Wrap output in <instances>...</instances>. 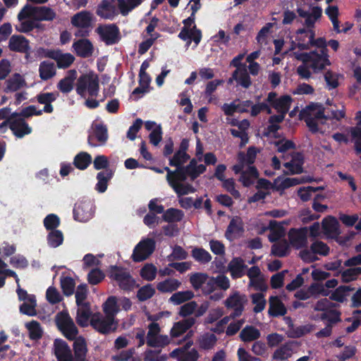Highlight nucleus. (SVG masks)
<instances>
[{
  "label": "nucleus",
  "mask_w": 361,
  "mask_h": 361,
  "mask_svg": "<svg viewBox=\"0 0 361 361\" xmlns=\"http://www.w3.org/2000/svg\"><path fill=\"white\" fill-rule=\"evenodd\" d=\"M99 82L98 76L93 74H82L77 80L76 92L82 98H85L88 94L89 98L85 100V105L90 109H94L99 105V102L93 99L99 94Z\"/></svg>",
  "instance_id": "obj_1"
},
{
  "label": "nucleus",
  "mask_w": 361,
  "mask_h": 361,
  "mask_svg": "<svg viewBox=\"0 0 361 361\" xmlns=\"http://www.w3.org/2000/svg\"><path fill=\"white\" fill-rule=\"evenodd\" d=\"M109 278L115 281L119 288L124 291H130L135 287H138L135 280L131 276L130 271L123 267L111 265L108 269Z\"/></svg>",
  "instance_id": "obj_2"
},
{
  "label": "nucleus",
  "mask_w": 361,
  "mask_h": 361,
  "mask_svg": "<svg viewBox=\"0 0 361 361\" xmlns=\"http://www.w3.org/2000/svg\"><path fill=\"white\" fill-rule=\"evenodd\" d=\"M296 34L303 35L308 37V40L306 42L305 39H299L298 49L300 50H307L311 47H316L319 49L318 51L329 52L327 49V42L324 37H319L315 39V32L313 30H306L305 28H300L296 31Z\"/></svg>",
  "instance_id": "obj_3"
},
{
  "label": "nucleus",
  "mask_w": 361,
  "mask_h": 361,
  "mask_svg": "<svg viewBox=\"0 0 361 361\" xmlns=\"http://www.w3.org/2000/svg\"><path fill=\"white\" fill-rule=\"evenodd\" d=\"M8 123L11 130L17 137L21 138L32 132V128L24 118L12 117L11 115L8 119L0 124V133H4L6 130Z\"/></svg>",
  "instance_id": "obj_4"
},
{
  "label": "nucleus",
  "mask_w": 361,
  "mask_h": 361,
  "mask_svg": "<svg viewBox=\"0 0 361 361\" xmlns=\"http://www.w3.org/2000/svg\"><path fill=\"white\" fill-rule=\"evenodd\" d=\"M56 324L67 339L75 341L78 331L68 313L64 312L59 313L56 315Z\"/></svg>",
  "instance_id": "obj_5"
},
{
  "label": "nucleus",
  "mask_w": 361,
  "mask_h": 361,
  "mask_svg": "<svg viewBox=\"0 0 361 361\" xmlns=\"http://www.w3.org/2000/svg\"><path fill=\"white\" fill-rule=\"evenodd\" d=\"M156 242L153 238L140 240L133 250L132 259L135 262H140L148 258L154 251Z\"/></svg>",
  "instance_id": "obj_6"
},
{
  "label": "nucleus",
  "mask_w": 361,
  "mask_h": 361,
  "mask_svg": "<svg viewBox=\"0 0 361 361\" xmlns=\"http://www.w3.org/2000/svg\"><path fill=\"white\" fill-rule=\"evenodd\" d=\"M96 32L106 45L117 44L121 39L120 30L116 24L99 26Z\"/></svg>",
  "instance_id": "obj_7"
},
{
  "label": "nucleus",
  "mask_w": 361,
  "mask_h": 361,
  "mask_svg": "<svg viewBox=\"0 0 361 361\" xmlns=\"http://www.w3.org/2000/svg\"><path fill=\"white\" fill-rule=\"evenodd\" d=\"M247 300L245 295H241L238 292L230 295L224 301V305L228 309H233V312L230 315L231 318L240 317L244 311L245 305Z\"/></svg>",
  "instance_id": "obj_8"
},
{
  "label": "nucleus",
  "mask_w": 361,
  "mask_h": 361,
  "mask_svg": "<svg viewBox=\"0 0 361 361\" xmlns=\"http://www.w3.org/2000/svg\"><path fill=\"white\" fill-rule=\"evenodd\" d=\"M277 94L275 92H270L266 99L268 102L277 113L286 114L291 106L293 99L290 95H282L276 98Z\"/></svg>",
  "instance_id": "obj_9"
},
{
  "label": "nucleus",
  "mask_w": 361,
  "mask_h": 361,
  "mask_svg": "<svg viewBox=\"0 0 361 361\" xmlns=\"http://www.w3.org/2000/svg\"><path fill=\"white\" fill-rule=\"evenodd\" d=\"M94 214L93 204L90 200H80L75 204L73 218L80 222H86L92 218Z\"/></svg>",
  "instance_id": "obj_10"
},
{
  "label": "nucleus",
  "mask_w": 361,
  "mask_h": 361,
  "mask_svg": "<svg viewBox=\"0 0 361 361\" xmlns=\"http://www.w3.org/2000/svg\"><path fill=\"white\" fill-rule=\"evenodd\" d=\"M307 227L290 228L288 232L290 243L295 249L306 247L307 245Z\"/></svg>",
  "instance_id": "obj_11"
},
{
  "label": "nucleus",
  "mask_w": 361,
  "mask_h": 361,
  "mask_svg": "<svg viewBox=\"0 0 361 361\" xmlns=\"http://www.w3.org/2000/svg\"><path fill=\"white\" fill-rule=\"evenodd\" d=\"M115 324V319L107 316H94L91 320V325L98 332L102 334H109L114 331L116 327Z\"/></svg>",
  "instance_id": "obj_12"
},
{
  "label": "nucleus",
  "mask_w": 361,
  "mask_h": 361,
  "mask_svg": "<svg viewBox=\"0 0 361 361\" xmlns=\"http://www.w3.org/2000/svg\"><path fill=\"white\" fill-rule=\"evenodd\" d=\"M310 63V68L314 73H319L324 70L326 66H329L331 64L329 60V53L318 51L317 50L312 51Z\"/></svg>",
  "instance_id": "obj_13"
},
{
  "label": "nucleus",
  "mask_w": 361,
  "mask_h": 361,
  "mask_svg": "<svg viewBox=\"0 0 361 361\" xmlns=\"http://www.w3.org/2000/svg\"><path fill=\"white\" fill-rule=\"evenodd\" d=\"M244 232V224L239 216H234L231 219L225 232V237L227 240L233 241L240 238Z\"/></svg>",
  "instance_id": "obj_14"
},
{
  "label": "nucleus",
  "mask_w": 361,
  "mask_h": 361,
  "mask_svg": "<svg viewBox=\"0 0 361 361\" xmlns=\"http://www.w3.org/2000/svg\"><path fill=\"white\" fill-rule=\"evenodd\" d=\"M54 355L57 361H73L72 351L68 343L62 339H56L54 343Z\"/></svg>",
  "instance_id": "obj_15"
},
{
  "label": "nucleus",
  "mask_w": 361,
  "mask_h": 361,
  "mask_svg": "<svg viewBox=\"0 0 361 361\" xmlns=\"http://www.w3.org/2000/svg\"><path fill=\"white\" fill-rule=\"evenodd\" d=\"M8 48L14 52H26L30 50V41L21 35H13L9 38Z\"/></svg>",
  "instance_id": "obj_16"
},
{
  "label": "nucleus",
  "mask_w": 361,
  "mask_h": 361,
  "mask_svg": "<svg viewBox=\"0 0 361 361\" xmlns=\"http://www.w3.org/2000/svg\"><path fill=\"white\" fill-rule=\"evenodd\" d=\"M287 313V309L277 295H271L269 298L268 314L271 317L284 316Z\"/></svg>",
  "instance_id": "obj_17"
},
{
  "label": "nucleus",
  "mask_w": 361,
  "mask_h": 361,
  "mask_svg": "<svg viewBox=\"0 0 361 361\" xmlns=\"http://www.w3.org/2000/svg\"><path fill=\"white\" fill-rule=\"evenodd\" d=\"M73 48L78 56L88 58L93 53V45L88 39H80L73 44Z\"/></svg>",
  "instance_id": "obj_18"
},
{
  "label": "nucleus",
  "mask_w": 361,
  "mask_h": 361,
  "mask_svg": "<svg viewBox=\"0 0 361 361\" xmlns=\"http://www.w3.org/2000/svg\"><path fill=\"white\" fill-rule=\"evenodd\" d=\"M73 361H87V346L82 336L77 337L73 345Z\"/></svg>",
  "instance_id": "obj_19"
},
{
  "label": "nucleus",
  "mask_w": 361,
  "mask_h": 361,
  "mask_svg": "<svg viewBox=\"0 0 361 361\" xmlns=\"http://www.w3.org/2000/svg\"><path fill=\"white\" fill-rule=\"evenodd\" d=\"M290 161L283 164L290 174H300L303 172L304 155L301 152H293Z\"/></svg>",
  "instance_id": "obj_20"
},
{
  "label": "nucleus",
  "mask_w": 361,
  "mask_h": 361,
  "mask_svg": "<svg viewBox=\"0 0 361 361\" xmlns=\"http://www.w3.org/2000/svg\"><path fill=\"white\" fill-rule=\"evenodd\" d=\"M6 87L4 91L6 93L14 92L23 87H27V82L24 77L20 73H16L5 81Z\"/></svg>",
  "instance_id": "obj_21"
},
{
  "label": "nucleus",
  "mask_w": 361,
  "mask_h": 361,
  "mask_svg": "<svg viewBox=\"0 0 361 361\" xmlns=\"http://www.w3.org/2000/svg\"><path fill=\"white\" fill-rule=\"evenodd\" d=\"M195 318L188 317L179 322H175L170 331L171 336L172 338H177L181 336L189 329H190L195 324Z\"/></svg>",
  "instance_id": "obj_22"
},
{
  "label": "nucleus",
  "mask_w": 361,
  "mask_h": 361,
  "mask_svg": "<svg viewBox=\"0 0 361 361\" xmlns=\"http://www.w3.org/2000/svg\"><path fill=\"white\" fill-rule=\"evenodd\" d=\"M96 13L104 19L113 20L116 16V6L108 0H102L98 5Z\"/></svg>",
  "instance_id": "obj_23"
},
{
  "label": "nucleus",
  "mask_w": 361,
  "mask_h": 361,
  "mask_svg": "<svg viewBox=\"0 0 361 361\" xmlns=\"http://www.w3.org/2000/svg\"><path fill=\"white\" fill-rule=\"evenodd\" d=\"M247 267L241 257H233L228 265V269L233 279L241 278L245 275Z\"/></svg>",
  "instance_id": "obj_24"
},
{
  "label": "nucleus",
  "mask_w": 361,
  "mask_h": 361,
  "mask_svg": "<svg viewBox=\"0 0 361 361\" xmlns=\"http://www.w3.org/2000/svg\"><path fill=\"white\" fill-rule=\"evenodd\" d=\"M32 12L35 14V20L37 21H51L56 18V12L46 6H34Z\"/></svg>",
  "instance_id": "obj_25"
},
{
  "label": "nucleus",
  "mask_w": 361,
  "mask_h": 361,
  "mask_svg": "<svg viewBox=\"0 0 361 361\" xmlns=\"http://www.w3.org/2000/svg\"><path fill=\"white\" fill-rule=\"evenodd\" d=\"M78 306L76 322L81 327L87 326L92 315L90 304L89 302L81 303Z\"/></svg>",
  "instance_id": "obj_26"
},
{
  "label": "nucleus",
  "mask_w": 361,
  "mask_h": 361,
  "mask_svg": "<svg viewBox=\"0 0 361 361\" xmlns=\"http://www.w3.org/2000/svg\"><path fill=\"white\" fill-rule=\"evenodd\" d=\"M92 14L90 11H82L75 14L71 18V23L74 27L87 28L92 23Z\"/></svg>",
  "instance_id": "obj_27"
},
{
  "label": "nucleus",
  "mask_w": 361,
  "mask_h": 361,
  "mask_svg": "<svg viewBox=\"0 0 361 361\" xmlns=\"http://www.w3.org/2000/svg\"><path fill=\"white\" fill-rule=\"evenodd\" d=\"M114 171L108 169L99 172L97 174V183L95 185V189L100 193L104 192L108 186L109 181L112 178Z\"/></svg>",
  "instance_id": "obj_28"
},
{
  "label": "nucleus",
  "mask_w": 361,
  "mask_h": 361,
  "mask_svg": "<svg viewBox=\"0 0 361 361\" xmlns=\"http://www.w3.org/2000/svg\"><path fill=\"white\" fill-rule=\"evenodd\" d=\"M56 74V70L54 62L43 61L39 66V76L42 80H48Z\"/></svg>",
  "instance_id": "obj_29"
},
{
  "label": "nucleus",
  "mask_w": 361,
  "mask_h": 361,
  "mask_svg": "<svg viewBox=\"0 0 361 361\" xmlns=\"http://www.w3.org/2000/svg\"><path fill=\"white\" fill-rule=\"evenodd\" d=\"M293 342L288 341L276 349L272 355V359L277 361H284L292 356Z\"/></svg>",
  "instance_id": "obj_30"
},
{
  "label": "nucleus",
  "mask_w": 361,
  "mask_h": 361,
  "mask_svg": "<svg viewBox=\"0 0 361 361\" xmlns=\"http://www.w3.org/2000/svg\"><path fill=\"white\" fill-rule=\"evenodd\" d=\"M103 312L105 316L115 319L116 314L120 311L119 305H118V299L116 296H109L104 302Z\"/></svg>",
  "instance_id": "obj_31"
},
{
  "label": "nucleus",
  "mask_w": 361,
  "mask_h": 361,
  "mask_svg": "<svg viewBox=\"0 0 361 361\" xmlns=\"http://www.w3.org/2000/svg\"><path fill=\"white\" fill-rule=\"evenodd\" d=\"M76 78V71L71 70L68 75L61 79L57 84V88L64 94L69 93L73 89L74 80Z\"/></svg>",
  "instance_id": "obj_32"
},
{
  "label": "nucleus",
  "mask_w": 361,
  "mask_h": 361,
  "mask_svg": "<svg viewBox=\"0 0 361 361\" xmlns=\"http://www.w3.org/2000/svg\"><path fill=\"white\" fill-rule=\"evenodd\" d=\"M269 227L270 233L268 238L271 243H276L285 235V230L283 226L275 220L269 221Z\"/></svg>",
  "instance_id": "obj_33"
},
{
  "label": "nucleus",
  "mask_w": 361,
  "mask_h": 361,
  "mask_svg": "<svg viewBox=\"0 0 361 361\" xmlns=\"http://www.w3.org/2000/svg\"><path fill=\"white\" fill-rule=\"evenodd\" d=\"M354 288H352L350 286H340L331 293L329 296V299L343 303L347 300L349 292L354 290Z\"/></svg>",
  "instance_id": "obj_34"
},
{
  "label": "nucleus",
  "mask_w": 361,
  "mask_h": 361,
  "mask_svg": "<svg viewBox=\"0 0 361 361\" xmlns=\"http://www.w3.org/2000/svg\"><path fill=\"white\" fill-rule=\"evenodd\" d=\"M259 149L255 146H250L247 148V153L239 152L237 155V160H240L243 164L246 165H252L256 159Z\"/></svg>",
  "instance_id": "obj_35"
},
{
  "label": "nucleus",
  "mask_w": 361,
  "mask_h": 361,
  "mask_svg": "<svg viewBox=\"0 0 361 361\" xmlns=\"http://www.w3.org/2000/svg\"><path fill=\"white\" fill-rule=\"evenodd\" d=\"M92 161V156L85 152H80L73 159V165L79 170H85Z\"/></svg>",
  "instance_id": "obj_36"
},
{
  "label": "nucleus",
  "mask_w": 361,
  "mask_h": 361,
  "mask_svg": "<svg viewBox=\"0 0 361 361\" xmlns=\"http://www.w3.org/2000/svg\"><path fill=\"white\" fill-rule=\"evenodd\" d=\"M261 336L260 331L253 326H245L240 333V338L244 342H250L258 339Z\"/></svg>",
  "instance_id": "obj_37"
},
{
  "label": "nucleus",
  "mask_w": 361,
  "mask_h": 361,
  "mask_svg": "<svg viewBox=\"0 0 361 361\" xmlns=\"http://www.w3.org/2000/svg\"><path fill=\"white\" fill-rule=\"evenodd\" d=\"M180 284L178 279L169 278L158 283L157 288L161 293H171L177 290Z\"/></svg>",
  "instance_id": "obj_38"
},
{
  "label": "nucleus",
  "mask_w": 361,
  "mask_h": 361,
  "mask_svg": "<svg viewBox=\"0 0 361 361\" xmlns=\"http://www.w3.org/2000/svg\"><path fill=\"white\" fill-rule=\"evenodd\" d=\"M146 343L151 348H164L170 343V338L167 335L157 334L147 338Z\"/></svg>",
  "instance_id": "obj_39"
},
{
  "label": "nucleus",
  "mask_w": 361,
  "mask_h": 361,
  "mask_svg": "<svg viewBox=\"0 0 361 361\" xmlns=\"http://www.w3.org/2000/svg\"><path fill=\"white\" fill-rule=\"evenodd\" d=\"M338 224L336 219L331 216L324 218L322 222V228L326 234L338 235L339 233Z\"/></svg>",
  "instance_id": "obj_40"
},
{
  "label": "nucleus",
  "mask_w": 361,
  "mask_h": 361,
  "mask_svg": "<svg viewBox=\"0 0 361 361\" xmlns=\"http://www.w3.org/2000/svg\"><path fill=\"white\" fill-rule=\"evenodd\" d=\"M183 211L178 209L169 208L163 213L162 219L168 223L178 222L183 219Z\"/></svg>",
  "instance_id": "obj_41"
},
{
  "label": "nucleus",
  "mask_w": 361,
  "mask_h": 361,
  "mask_svg": "<svg viewBox=\"0 0 361 361\" xmlns=\"http://www.w3.org/2000/svg\"><path fill=\"white\" fill-rule=\"evenodd\" d=\"M191 256L200 264H207L212 259L209 252L202 247H194L191 251Z\"/></svg>",
  "instance_id": "obj_42"
},
{
  "label": "nucleus",
  "mask_w": 361,
  "mask_h": 361,
  "mask_svg": "<svg viewBox=\"0 0 361 361\" xmlns=\"http://www.w3.org/2000/svg\"><path fill=\"white\" fill-rule=\"evenodd\" d=\"M54 60L56 61L59 68H67L73 63L75 57L71 54H63L58 50Z\"/></svg>",
  "instance_id": "obj_43"
},
{
  "label": "nucleus",
  "mask_w": 361,
  "mask_h": 361,
  "mask_svg": "<svg viewBox=\"0 0 361 361\" xmlns=\"http://www.w3.org/2000/svg\"><path fill=\"white\" fill-rule=\"evenodd\" d=\"M195 297L192 290L178 291L173 293L169 300L175 305H180L185 302L190 301Z\"/></svg>",
  "instance_id": "obj_44"
},
{
  "label": "nucleus",
  "mask_w": 361,
  "mask_h": 361,
  "mask_svg": "<svg viewBox=\"0 0 361 361\" xmlns=\"http://www.w3.org/2000/svg\"><path fill=\"white\" fill-rule=\"evenodd\" d=\"M289 253V245L286 240H281L272 245L271 254L276 257H284Z\"/></svg>",
  "instance_id": "obj_45"
},
{
  "label": "nucleus",
  "mask_w": 361,
  "mask_h": 361,
  "mask_svg": "<svg viewBox=\"0 0 361 361\" xmlns=\"http://www.w3.org/2000/svg\"><path fill=\"white\" fill-rule=\"evenodd\" d=\"M341 274V280L344 283H348L357 279L361 274V267L349 268L343 271H339L336 276Z\"/></svg>",
  "instance_id": "obj_46"
},
{
  "label": "nucleus",
  "mask_w": 361,
  "mask_h": 361,
  "mask_svg": "<svg viewBox=\"0 0 361 361\" xmlns=\"http://www.w3.org/2000/svg\"><path fill=\"white\" fill-rule=\"evenodd\" d=\"M47 243L51 247H57L63 242V234L60 230H53L47 235Z\"/></svg>",
  "instance_id": "obj_47"
},
{
  "label": "nucleus",
  "mask_w": 361,
  "mask_h": 361,
  "mask_svg": "<svg viewBox=\"0 0 361 361\" xmlns=\"http://www.w3.org/2000/svg\"><path fill=\"white\" fill-rule=\"evenodd\" d=\"M61 288L66 296H71L73 294L75 282L71 276H61L60 279Z\"/></svg>",
  "instance_id": "obj_48"
},
{
  "label": "nucleus",
  "mask_w": 361,
  "mask_h": 361,
  "mask_svg": "<svg viewBox=\"0 0 361 361\" xmlns=\"http://www.w3.org/2000/svg\"><path fill=\"white\" fill-rule=\"evenodd\" d=\"M155 293V288L153 286L148 283L138 289L137 292V298L140 302H144L152 298Z\"/></svg>",
  "instance_id": "obj_49"
},
{
  "label": "nucleus",
  "mask_w": 361,
  "mask_h": 361,
  "mask_svg": "<svg viewBox=\"0 0 361 361\" xmlns=\"http://www.w3.org/2000/svg\"><path fill=\"white\" fill-rule=\"evenodd\" d=\"M26 327L29 331V337L31 340H39L42 337L43 331L38 322L32 320L26 324Z\"/></svg>",
  "instance_id": "obj_50"
},
{
  "label": "nucleus",
  "mask_w": 361,
  "mask_h": 361,
  "mask_svg": "<svg viewBox=\"0 0 361 361\" xmlns=\"http://www.w3.org/2000/svg\"><path fill=\"white\" fill-rule=\"evenodd\" d=\"M208 279L209 276L207 274L196 272L190 275L189 281L192 287L197 290L202 287Z\"/></svg>",
  "instance_id": "obj_51"
},
{
  "label": "nucleus",
  "mask_w": 361,
  "mask_h": 361,
  "mask_svg": "<svg viewBox=\"0 0 361 361\" xmlns=\"http://www.w3.org/2000/svg\"><path fill=\"white\" fill-rule=\"evenodd\" d=\"M171 188L176 193L178 197L190 193H194L195 192V188L191 184L183 183V182L176 185L172 183V184H171Z\"/></svg>",
  "instance_id": "obj_52"
},
{
  "label": "nucleus",
  "mask_w": 361,
  "mask_h": 361,
  "mask_svg": "<svg viewBox=\"0 0 361 361\" xmlns=\"http://www.w3.org/2000/svg\"><path fill=\"white\" fill-rule=\"evenodd\" d=\"M217 341V338L214 334H204L199 341L200 347L204 350L213 348Z\"/></svg>",
  "instance_id": "obj_53"
},
{
  "label": "nucleus",
  "mask_w": 361,
  "mask_h": 361,
  "mask_svg": "<svg viewBox=\"0 0 361 361\" xmlns=\"http://www.w3.org/2000/svg\"><path fill=\"white\" fill-rule=\"evenodd\" d=\"M190 158L188 153L176 152L173 156L169 159V165L175 167H184L183 164Z\"/></svg>",
  "instance_id": "obj_54"
},
{
  "label": "nucleus",
  "mask_w": 361,
  "mask_h": 361,
  "mask_svg": "<svg viewBox=\"0 0 361 361\" xmlns=\"http://www.w3.org/2000/svg\"><path fill=\"white\" fill-rule=\"evenodd\" d=\"M171 173V178L167 180L168 184L170 187L172 183L175 185L178 184L180 183L185 182L188 178V176L183 167H176V169L173 170Z\"/></svg>",
  "instance_id": "obj_55"
},
{
  "label": "nucleus",
  "mask_w": 361,
  "mask_h": 361,
  "mask_svg": "<svg viewBox=\"0 0 361 361\" xmlns=\"http://www.w3.org/2000/svg\"><path fill=\"white\" fill-rule=\"evenodd\" d=\"M28 301L30 303L23 302L20 306V312L28 316H35L37 314V311L35 310V307L37 306L35 297L32 295V297H29Z\"/></svg>",
  "instance_id": "obj_56"
},
{
  "label": "nucleus",
  "mask_w": 361,
  "mask_h": 361,
  "mask_svg": "<svg viewBox=\"0 0 361 361\" xmlns=\"http://www.w3.org/2000/svg\"><path fill=\"white\" fill-rule=\"evenodd\" d=\"M251 298L252 303L255 305L253 308V312L255 313L262 312L267 304L264 295L262 293H253L251 295Z\"/></svg>",
  "instance_id": "obj_57"
},
{
  "label": "nucleus",
  "mask_w": 361,
  "mask_h": 361,
  "mask_svg": "<svg viewBox=\"0 0 361 361\" xmlns=\"http://www.w3.org/2000/svg\"><path fill=\"white\" fill-rule=\"evenodd\" d=\"M238 74H237V82L241 87L247 89L250 87L252 82L251 78L247 72L246 66L239 68Z\"/></svg>",
  "instance_id": "obj_58"
},
{
  "label": "nucleus",
  "mask_w": 361,
  "mask_h": 361,
  "mask_svg": "<svg viewBox=\"0 0 361 361\" xmlns=\"http://www.w3.org/2000/svg\"><path fill=\"white\" fill-rule=\"evenodd\" d=\"M94 135L100 145H104L108 140L107 128L102 123L96 124L94 129Z\"/></svg>",
  "instance_id": "obj_59"
},
{
  "label": "nucleus",
  "mask_w": 361,
  "mask_h": 361,
  "mask_svg": "<svg viewBox=\"0 0 361 361\" xmlns=\"http://www.w3.org/2000/svg\"><path fill=\"white\" fill-rule=\"evenodd\" d=\"M157 268L152 264H147L140 269L141 277L147 281H153L157 275Z\"/></svg>",
  "instance_id": "obj_60"
},
{
  "label": "nucleus",
  "mask_w": 361,
  "mask_h": 361,
  "mask_svg": "<svg viewBox=\"0 0 361 361\" xmlns=\"http://www.w3.org/2000/svg\"><path fill=\"white\" fill-rule=\"evenodd\" d=\"M43 223L47 231H53L59 226L61 221L56 214H49L44 219Z\"/></svg>",
  "instance_id": "obj_61"
},
{
  "label": "nucleus",
  "mask_w": 361,
  "mask_h": 361,
  "mask_svg": "<svg viewBox=\"0 0 361 361\" xmlns=\"http://www.w3.org/2000/svg\"><path fill=\"white\" fill-rule=\"evenodd\" d=\"M197 307V303L195 301H189L181 305L179 309L178 314L186 319L192 314H195V310Z\"/></svg>",
  "instance_id": "obj_62"
},
{
  "label": "nucleus",
  "mask_w": 361,
  "mask_h": 361,
  "mask_svg": "<svg viewBox=\"0 0 361 361\" xmlns=\"http://www.w3.org/2000/svg\"><path fill=\"white\" fill-rule=\"evenodd\" d=\"M310 249L312 252L315 254H318L322 256H326L329 254V247L322 241L317 240L314 242L311 246Z\"/></svg>",
  "instance_id": "obj_63"
},
{
  "label": "nucleus",
  "mask_w": 361,
  "mask_h": 361,
  "mask_svg": "<svg viewBox=\"0 0 361 361\" xmlns=\"http://www.w3.org/2000/svg\"><path fill=\"white\" fill-rule=\"evenodd\" d=\"M341 312L336 310H329L321 314V319L328 321L330 324H336L341 321Z\"/></svg>",
  "instance_id": "obj_64"
}]
</instances>
